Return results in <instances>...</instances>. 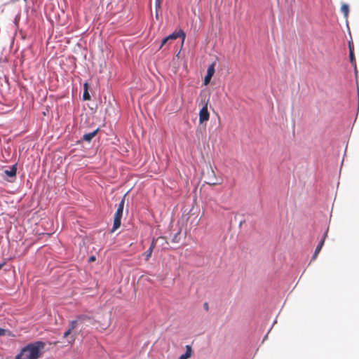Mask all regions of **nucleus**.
I'll return each mask as SVG.
<instances>
[{"label":"nucleus","instance_id":"obj_1","mask_svg":"<svg viewBox=\"0 0 359 359\" xmlns=\"http://www.w3.org/2000/svg\"><path fill=\"white\" fill-rule=\"evenodd\" d=\"M45 346V343L40 341L29 344L21 349L15 359H39Z\"/></svg>","mask_w":359,"mask_h":359},{"label":"nucleus","instance_id":"obj_2","mask_svg":"<svg viewBox=\"0 0 359 359\" xmlns=\"http://www.w3.org/2000/svg\"><path fill=\"white\" fill-rule=\"evenodd\" d=\"M125 197L124 196L122 198V200L120 201L117 210L114 215V224H113V228L111 229V231L114 232L117 229H118L121 226V220L123 216V208L125 204Z\"/></svg>","mask_w":359,"mask_h":359},{"label":"nucleus","instance_id":"obj_3","mask_svg":"<svg viewBox=\"0 0 359 359\" xmlns=\"http://www.w3.org/2000/svg\"><path fill=\"white\" fill-rule=\"evenodd\" d=\"M208 100L203 102V106L199 111V123L207 122L210 118V113L208 109Z\"/></svg>","mask_w":359,"mask_h":359},{"label":"nucleus","instance_id":"obj_4","mask_svg":"<svg viewBox=\"0 0 359 359\" xmlns=\"http://www.w3.org/2000/svg\"><path fill=\"white\" fill-rule=\"evenodd\" d=\"M210 174L208 175V181L206 183L211 186L221 184L222 183V178L218 179L216 177L215 172L211 166L210 167Z\"/></svg>","mask_w":359,"mask_h":359},{"label":"nucleus","instance_id":"obj_5","mask_svg":"<svg viewBox=\"0 0 359 359\" xmlns=\"http://www.w3.org/2000/svg\"><path fill=\"white\" fill-rule=\"evenodd\" d=\"M215 63H212L210 65H209L208 69H207V74L205 75L204 78V84L207 86L209 84L211 78L212 77L214 73H215Z\"/></svg>","mask_w":359,"mask_h":359},{"label":"nucleus","instance_id":"obj_6","mask_svg":"<svg viewBox=\"0 0 359 359\" xmlns=\"http://www.w3.org/2000/svg\"><path fill=\"white\" fill-rule=\"evenodd\" d=\"M185 36H186L185 33L182 29H180L178 32H175L172 33L171 34H170L169 36H168V37L170 40H175L179 37H181L182 39V41H184Z\"/></svg>","mask_w":359,"mask_h":359},{"label":"nucleus","instance_id":"obj_7","mask_svg":"<svg viewBox=\"0 0 359 359\" xmlns=\"http://www.w3.org/2000/svg\"><path fill=\"white\" fill-rule=\"evenodd\" d=\"M325 236H326V235L323 236V238H322V240L320 241V242L319 243V244L316 247V250H315L314 254H313V257H312L313 259H316V257H318V253L321 250V248H322V247H323V245L324 244V242H325Z\"/></svg>","mask_w":359,"mask_h":359},{"label":"nucleus","instance_id":"obj_8","mask_svg":"<svg viewBox=\"0 0 359 359\" xmlns=\"http://www.w3.org/2000/svg\"><path fill=\"white\" fill-rule=\"evenodd\" d=\"M4 173L5 175L11 177H15L17 173V165H13L10 170H6L4 171Z\"/></svg>","mask_w":359,"mask_h":359},{"label":"nucleus","instance_id":"obj_9","mask_svg":"<svg viewBox=\"0 0 359 359\" xmlns=\"http://www.w3.org/2000/svg\"><path fill=\"white\" fill-rule=\"evenodd\" d=\"M192 349L191 347L189 345L186 346V352L184 354H182L179 359H188L191 356Z\"/></svg>","mask_w":359,"mask_h":359},{"label":"nucleus","instance_id":"obj_10","mask_svg":"<svg viewBox=\"0 0 359 359\" xmlns=\"http://www.w3.org/2000/svg\"><path fill=\"white\" fill-rule=\"evenodd\" d=\"M97 130H95L91 133H86L83 136V140L86 142H90L91 140L97 135Z\"/></svg>","mask_w":359,"mask_h":359},{"label":"nucleus","instance_id":"obj_11","mask_svg":"<svg viewBox=\"0 0 359 359\" xmlns=\"http://www.w3.org/2000/svg\"><path fill=\"white\" fill-rule=\"evenodd\" d=\"M77 320L80 323H83L85 320H90V317L87 315H79L76 317Z\"/></svg>","mask_w":359,"mask_h":359},{"label":"nucleus","instance_id":"obj_12","mask_svg":"<svg viewBox=\"0 0 359 359\" xmlns=\"http://www.w3.org/2000/svg\"><path fill=\"white\" fill-rule=\"evenodd\" d=\"M341 11L343 13L345 17H347L349 12V7L347 4H343L341 7Z\"/></svg>","mask_w":359,"mask_h":359},{"label":"nucleus","instance_id":"obj_13","mask_svg":"<svg viewBox=\"0 0 359 359\" xmlns=\"http://www.w3.org/2000/svg\"><path fill=\"white\" fill-rule=\"evenodd\" d=\"M152 252L153 250H151V249H148L142 255L144 256L145 257V260L146 261H148L151 256V254H152Z\"/></svg>","mask_w":359,"mask_h":359},{"label":"nucleus","instance_id":"obj_14","mask_svg":"<svg viewBox=\"0 0 359 359\" xmlns=\"http://www.w3.org/2000/svg\"><path fill=\"white\" fill-rule=\"evenodd\" d=\"M78 323H79V321L77 320V319L75 320H72L69 323V328H70L72 330H74L76 327Z\"/></svg>","mask_w":359,"mask_h":359},{"label":"nucleus","instance_id":"obj_15","mask_svg":"<svg viewBox=\"0 0 359 359\" xmlns=\"http://www.w3.org/2000/svg\"><path fill=\"white\" fill-rule=\"evenodd\" d=\"M349 57H350V62L353 65H356V62H355V57H354V53L353 51H350L349 52Z\"/></svg>","mask_w":359,"mask_h":359},{"label":"nucleus","instance_id":"obj_16","mask_svg":"<svg viewBox=\"0 0 359 359\" xmlns=\"http://www.w3.org/2000/svg\"><path fill=\"white\" fill-rule=\"evenodd\" d=\"M83 98L84 100H90V94L88 93V89H84L83 94Z\"/></svg>","mask_w":359,"mask_h":359},{"label":"nucleus","instance_id":"obj_17","mask_svg":"<svg viewBox=\"0 0 359 359\" xmlns=\"http://www.w3.org/2000/svg\"><path fill=\"white\" fill-rule=\"evenodd\" d=\"M72 330L70 328H68L63 334V338H68L69 336L72 334Z\"/></svg>","mask_w":359,"mask_h":359},{"label":"nucleus","instance_id":"obj_18","mask_svg":"<svg viewBox=\"0 0 359 359\" xmlns=\"http://www.w3.org/2000/svg\"><path fill=\"white\" fill-rule=\"evenodd\" d=\"M75 340H76V337L74 335H71L68 338V343L70 344H73L74 343Z\"/></svg>","mask_w":359,"mask_h":359},{"label":"nucleus","instance_id":"obj_19","mask_svg":"<svg viewBox=\"0 0 359 359\" xmlns=\"http://www.w3.org/2000/svg\"><path fill=\"white\" fill-rule=\"evenodd\" d=\"M162 0H156L155 1V7L156 10L161 8V4Z\"/></svg>","mask_w":359,"mask_h":359},{"label":"nucleus","instance_id":"obj_20","mask_svg":"<svg viewBox=\"0 0 359 359\" xmlns=\"http://www.w3.org/2000/svg\"><path fill=\"white\" fill-rule=\"evenodd\" d=\"M170 41V39H168V36H166L165 38H164L162 41H161V47L160 48H162L164 45H165L168 41Z\"/></svg>","mask_w":359,"mask_h":359},{"label":"nucleus","instance_id":"obj_21","mask_svg":"<svg viewBox=\"0 0 359 359\" xmlns=\"http://www.w3.org/2000/svg\"><path fill=\"white\" fill-rule=\"evenodd\" d=\"M156 241H157V239H153V241L150 245V247H149V249H151V250H153L154 248H155Z\"/></svg>","mask_w":359,"mask_h":359},{"label":"nucleus","instance_id":"obj_22","mask_svg":"<svg viewBox=\"0 0 359 359\" xmlns=\"http://www.w3.org/2000/svg\"><path fill=\"white\" fill-rule=\"evenodd\" d=\"M348 48H349V52L350 51H353V43L352 41H348Z\"/></svg>","mask_w":359,"mask_h":359},{"label":"nucleus","instance_id":"obj_23","mask_svg":"<svg viewBox=\"0 0 359 359\" xmlns=\"http://www.w3.org/2000/svg\"><path fill=\"white\" fill-rule=\"evenodd\" d=\"M6 333V330L0 328V336L4 335Z\"/></svg>","mask_w":359,"mask_h":359},{"label":"nucleus","instance_id":"obj_24","mask_svg":"<svg viewBox=\"0 0 359 359\" xmlns=\"http://www.w3.org/2000/svg\"><path fill=\"white\" fill-rule=\"evenodd\" d=\"M178 235H179V233H176V234L174 236V237H173V238H172V241H173V242H177V238Z\"/></svg>","mask_w":359,"mask_h":359},{"label":"nucleus","instance_id":"obj_25","mask_svg":"<svg viewBox=\"0 0 359 359\" xmlns=\"http://www.w3.org/2000/svg\"><path fill=\"white\" fill-rule=\"evenodd\" d=\"M203 306L205 310H208V304L207 302H205Z\"/></svg>","mask_w":359,"mask_h":359},{"label":"nucleus","instance_id":"obj_26","mask_svg":"<svg viewBox=\"0 0 359 359\" xmlns=\"http://www.w3.org/2000/svg\"><path fill=\"white\" fill-rule=\"evenodd\" d=\"M95 257L94 256L90 257V259H89L90 262H93V261H95Z\"/></svg>","mask_w":359,"mask_h":359},{"label":"nucleus","instance_id":"obj_27","mask_svg":"<svg viewBox=\"0 0 359 359\" xmlns=\"http://www.w3.org/2000/svg\"><path fill=\"white\" fill-rule=\"evenodd\" d=\"M6 264V262H4L3 263L0 264V269Z\"/></svg>","mask_w":359,"mask_h":359},{"label":"nucleus","instance_id":"obj_28","mask_svg":"<svg viewBox=\"0 0 359 359\" xmlns=\"http://www.w3.org/2000/svg\"><path fill=\"white\" fill-rule=\"evenodd\" d=\"M88 83H86L84 84V89H88Z\"/></svg>","mask_w":359,"mask_h":359}]
</instances>
